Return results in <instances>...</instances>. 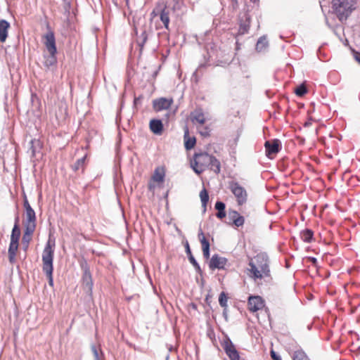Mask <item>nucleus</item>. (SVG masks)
Here are the masks:
<instances>
[{
  "label": "nucleus",
  "mask_w": 360,
  "mask_h": 360,
  "mask_svg": "<svg viewBox=\"0 0 360 360\" xmlns=\"http://www.w3.org/2000/svg\"><path fill=\"white\" fill-rule=\"evenodd\" d=\"M42 148V143L38 139H33L30 141L29 150L31 152L32 157H35L37 153H39Z\"/></svg>",
  "instance_id": "18"
},
{
  "label": "nucleus",
  "mask_w": 360,
  "mask_h": 360,
  "mask_svg": "<svg viewBox=\"0 0 360 360\" xmlns=\"http://www.w3.org/2000/svg\"><path fill=\"white\" fill-rule=\"evenodd\" d=\"M293 360H310L302 350L295 351L292 356Z\"/></svg>",
  "instance_id": "36"
},
{
  "label": "nucleus",
  "mask_w": 360,
  "mask_h": 360,
  "mask_svg": "<svg viewBox=\"0 0 360 360\" xmlns=\"http://www.w3.org/2000/svg\"><path fill=\"white\" fill-rule=\"evenodd\" d=\"M136 34H138V32H137V28L136 27Z\"/></svg>",
  "instance_id": "51"
},
{
  "label": "nucleus",
  "mask_w": 360,
  "mask_h": 360,
  "mask_svg": "<svg viewBox=\"0 0 360 360\" xmlns=\"http://www.w3.org/2000/svg\"><path fill=\"white\" fill-rule=\"evenodd\" d=\"M10 27L9 22L4 19L0 20V41L4 42L8 37V30Z\"/></svg>",
  "instance_id": "19"
},
{
  "label": "nucleus",
  "mask_w": 360,
  "mask_h": 360,
  "mask_svg": "<svg viewBox=\"0 0 360 360\" xmlns=\"http://www.w3.org/2000/svg\"><path fill=\"white\" fill-rule=\"evenodd\" d=\"M269 46V42L265 36H262L259 38L257 44H256V50L258 52H262L265 51Z\"/></svg>",
  "instance_id": "29"
},
{
  "label": "nucleus",
  "mask_w": 360,
  "mask_h": 360,
  "mask_svg": "<svg viewBox=\"0 0 360 360\" xmlns=\"http://www.w3.org/2000/svg\"><path fill=\"white\" fill-rule=\"evenodd\" d=\"M150 129L156 135H161L163 131V124L160 120H151L149 124Z\"/></svg>",
  "instance_id": "17"
},
{
  "label": "nucleus",
  "mask_w": 360,
  "mask_h": 360,
  "mask_svg": "<svg viewBox=\"0 0 360 360\" xmlns=\"http://www.w3.org/2000/svg\"><path fill=\"white\" fill-rule=\"evenodd\" d=\"M200 198L201 200L202 205L204 207V211L206 210L207 203L209 200V195L205 188H203L200 193Z\"/></svg>",
  "instance_id": "33"
},
{
  "label": "nucleus",
  "mask_w": 360,
  "mask_h": 360,
  "mask_svg": "<svg viewBox=\"0 0 360 360\" xmlns=\"http://www.w3.org/2000/svg\"><path fill=\"white\" fill-rule=\"evenodd\" d=\"M150 15H151L152 17H154V16L157 15V13H155V11L153 10Z\"/></svg>",
  "instance_id": "48"
},
{
  "label": "nucleus",
  "mask_w": 360,
  "mask_h": 360,
  "mask_svg": "<svg viewBox=\"0 0 360 360\" xmlns=\"http://www.w3.org/2000/svg\"><path fill=\"white\" fill-rule=\"evenodd\" d=\"M25 219L24 220L25 229L35 230L37 226V217L34 210L25 211Z\"/></svg>",
  "instance_id": "12"
},
{
  "label": "nucleus",
  "mask_w": 360,
  "mask_h": 360,
  "mask_svg": "<svg viewBox=\"0 0 360 360\" xmlns=\"http://www.w3.org/2000/svg\"><path fill=\"white\" fill-rule=\"evenodd\" d=\"M184 246H185V251L188 256L189 262L193 264L196 272L201 275L202 274V269H201L199 264L197 262L196 259L192 255V252H191V248L189 246V243L188 241H186Z\"/></svg>",
  "instance_id": "15"
},
{
  "label": "nucleus",
  "mask_w": 360,
  "mask_h": 360,
  "mask_svg": "<svg viewBox=\"0 0 360 360\" xmlns=\"http://www.w3.org/2000/svg\"><path fill=\"white\" fill-rule=\"evenodd\" d=\"M148 40V33L146 29H143L141 31V35L137 37L136 42L138 46H139L140 51L141 52L144 44Z\"/></svg>",
  "instance_id": "28"
},
{
  "label": "nucleus",
  "mask_w": 360,
  "mask_h": 360,
  "mask_svg": "<svg viewBox=\"0 0 360 360\" xmlns=\"http://www.w3.org/2000/svg\"><path fill=\"white\" fill-rule=\"evenodd\" d=\"M214 207L217 210V212L216 214V216L217 218L223 219L224 217H226V212H225L226 205L224 202H223L221 201H217L215 203Z\"/></svg>",
  "instance_id": "27"
},
{
  "label": "nucleus",
  "mask_w": 360,
  "mask_h": 360,
  "mask_svg": "<svg viewBox=\"0 0 360 360\" xmlns=\"http://www.w3.org/2000/svg\"><path fill=\"white\" fill-rule=\"evenodd\" d=\"M228 297L224 292H221L219 297V303L223 308H227Z\"/></svg>",
  "instance_id": "38"
},
{
  "label": "nucleus",
  "mask_w": 360,
  "mask_h": 360,
  "mask_svg": "<svg viewBox=\"0 0 360 360\" xmlns=\"http://www.w3.org/2000/svg\"><path fill=\"white\" fill-rule=\"evenodd\" d=\"M202 255L205 259H208L210 258V249L202 250Z\"/></svg>",
  "instance_id": "44"
},
{
  "label": "nucleus",
  "mask_w": 360,
  "mask_h": 360,
  "mask_svg": "<svg viewBox=\"0 0 360 360\" xmlns=\"http://www.w3.org/2000/svg\"><path fill=\"white\" fill-rule=\"evenodd\" d=\"M49 31L43 36L44 44L48 52L57 53L54 32L48 26Z\"/></svg>",
  "instance_id": "8"
},
{
  "label": "nucleus",
  "mask_w": 360,
  "mask_h": 360,
  "mask_svg": "<svg viewBox=\"0 0 360 360\" xmlns=\"http://www.w3.org/2000/svg\"><path fill=\"white\" fill-rule=\"evenodd\" d=\"M35 230L31 229H25L24 233L22 238V244L23 245V249L26 251L29 247L30 242L32 240V236Z\"/></svg>",
  "instance_id": "23"
},
{
  "label": "nucleus",
  "mask_w": 360,
  "mask_h": 360,
  "mask_svg": "<svg viewBox=\"0 0 360 360\" xmlns=\"http://www.w3.org/2000/svg\"><path fill=\"white\" fill-rule=\"evenodd\" d=\"M19 217H16L15 219V224L12 229L11 235V240H15L19 242V238L20 236V229L18 224Z\"/></svg>",
  "instance_id": "26"
},
{
  "label": "nucleus",
  "mask_w": 360,
  "mask_h": 360,
  "mask_svg": "<svg viewBox=\"0 0 360 360\" xmlns=\"http://www.w3.org/2000/svg\"><path fill=\"white\" fill-rule=\"evenodd\" d=\"M158 73V70H155V71L153 72V76L154 77H155L157 76Z\"/></svg>",
  "instance_id": "49"
},
{
  "label": "nucleus",
  "mask_w": 360,
  "mask_h": 360,
  "mask_svg": "<svg viewBox=\"0 0 360 360\" xmlns=\"http://www.w3.org/2000/svg\"><path fill=\"white\" fill-rule=\"evenodd\" d=\"M174 103L172 98H159L153 101V107L155 111L169 109Z\"/></svg>",
  "instance_id": "11"
},
{
  "label": "nucleus",
  "mask_w": 360,
  "mask_h": 360,
  "mask_svg": "<svg viewBox=\"0 0 360 360\" xmlns=\"http://www.w3.org/2000/svg\"><path fill=\"white\" fill-rule=\"evenodd\" d=\"M191 120L193 122H196L199 124H204L205 118L204 114L201 111H195L193 115Z\"/></svg>",
  "instance_id": "31"
},
{
  "label": "nucleus",
  "mask_w": 360,
  "mask_h": 360,
  "mask_svg": "<svg viewBox=\"0 0 360 360\" xmlns=\"http://www.w3.org/2000/svg\"><path fill=\"white\" fill-rule=\"evenodd\" d=\"M168 359H169V355L167 356L166 360H168Z\"/></svg>",
  "instance_id": "52"
},
{
  "label": "nucleus",
  "mask_w": 360,
  "mask_h": 360,
  "mask_svg": "<svg viewBox=\"0 0 360 360\" xmlns=\"http://www.w3.org/2000/svg\"><path fill=\"white\" fill-rule=\"evenodd\" d=\"M222 314H223V316L224 317L225 320L227 321H228L227 308H224Z\"/></svg>",
  "instance_id": "46"
},
{
  "label": "nucleus",
  "mask_w": 360,
  "mask_h": 360,
  "mask_svg": "<svg viewBox=\"0 0 360 360\" xmlns=\"http://www.w3.org/2000/svg\"><path fill=\"white\" fill-rule=\"evenodd\" d=\"M79 264L83 273H91L89 264L85 258L82 257L79 259Z\"/></svg>",
  "instance_id": "37"
},
{
  "label": "nucleus",
  "mask_w": 360,
  "mask_h": 360,
  "mask_svg": "<svg viewBox=\"0 0 360 360\" xmlns=\"http://www.w3.org/2000/svg\"><path fill=\"white\" fill-rule=\"evenodd\" d=\"M326 24H327L330 27H332V25H331L330 24V22H329V20H328V16H327V15L326 16Z\"/></svg>",
  "instance_id": "47"
},
{
  "label": "nucleus",
  "mask_w": 360,
  "mask_h": 360,
  "mask_svg": "<svg viewBox=\"0 0 360 360\" xmlns=\"http://www.w3.org/2000/svg\"><path fill=\"white\" fill-rule=\"evenodd\" d=\"M56 246V242L54 238H51L49 236V240L44 247L42 252V270L46 274L49 285L51 287L53 286V257H54V249Z\"/></svg>",
  "instance_id": "3"
},
{
  "label": "nucleus",
  "mask_w": 360,
  "mask_h": 360,
  "mask_svg": "<svg viewBox=\"0 0 360 360\" xmlns=\"http://www.w3.org/2000/svg\"><path fill=\"white\" fill-rule=\"evenodd\" d=\"M356 0H332L333 14H335L340 22H343L356 8Z\"/></svg>",
  "instance_id": "4"
},
{
  "label": "nucleus",
  "mask_w": 360,
  "mask_h": 360,
  "mask_svg": "<svg viewBox=\"0 0 360 360\" xmlns=\"http://www.w3.org/2000/svg\"><path fill=\"white\" fill-rule=\"evenodd\" d=\"M191 165L193 171L198 174H202L207 169L214 172L216 174L221 172L220 161L206 152L195 153L193 160L191 162Z\"/></svg>",
  "instance_id": "1"
},
{
  "label": "nucleus",
  "mask_w": 360,
  "mask_h": 360,
  "mask_svg": "<svg viewBox=\"0 0 360 360\" xmlns=\"http://www.w3.org/2000/svg\"><path fill=\"white\" fill-rule=\"evenodd\" d=\"M160 18L165 28L169 30V11L167 9L166 6H165L164 8L160 10Z\"/></svg>",
  "instance_id": "22"
},
{
  "label": "nucleus",
  "mask_w": 360,
  "mask_h": 360,
  "mask_svg": "<svg viewBox=\"0 0 360 360\" xmlns=\"http://www.w3.org/2000/svg\"><path fill=\"white\" fill-rule=\"evenodd\" d=\"M48 56H44V65L49 69L51 67L55 66L57 63V53L48 52Z\"/></svg>",
  "instance_id": "21"
},
{
  "label": "nucleus",
  "mask_w": 360,
  "mask_h": 360,
  "mask_svg": "<svg viewBox=\"0 0 360 360\" xmlns=\"http://www.w3.org/2000/svg\"><path fill=\"white\" fill-rule=\"evenodd\" d=\"M196 140L195 137L188 136V129L186 127L184 132V146L186 150L192 149L195 144Z\"/></svg>",
  "instance_id": "25"
},
{
  "label": "nucleus",
  "mask_w": 360,
  "mask_h": 360,
  "mask_svg": "<svg viewBox=\"0 0 360 360\" xmlns=\"http://www.w3.org/2000/svg\"><path fill=\"white\" fill-rule=\"evenodd\" d=\"M82 288L84 291L89 295H92L93 280L91 273H83L82 275Z\"/></svg>",
  "instance_id": "13"
},
{
  "label": "nucleus",
  "mask_w": 360,
  "mask_h": 360,
  "mask_svg": "<svg viewBox=\"0 0 360 360\" xmlns=\"http://www.w3.org/2000/svg\"><path fill=\"white\" fill-rule=\"evenodd\" d=\"M248 305L249 311L256 312L264 307V302L260 296L251 295L248 298Z\"/></svg>",
  "instance_id": "10"
},
{
  "label": "nucleus",
  "mask_w": 360,
  "mask_h": 360,
  "mask_svg": "<svg viewBox=\"0 0 360 360\" xmlns=\"http://www.w3.org/2000/svg\"><path fill=\"white\" fill-rule=\"evenodd\" d=\"M87 155L86 154L82 158L78 159L72 166L71 168L74 172H77L79 169L84 172L86 164Z\"/></svg>",
  "instance_id": "24"
},
{
  "label": "nucleus",
  "mask_w": 360,
  "mask_h": 360,
  "mask_svg": "<svg viewBox=\"0 0 360 360\" xmlns=\"http://www.w3.org/2000/svg\"><path fill=\"white\" fill-rule=\"evenodd\" d=\"M174 2V4L172 7V9L174 11L175 10H179L181 8V4H183V0H173Z\"/></svg>",
  "instance_id": "41"
},
{
  "label": "nucleus",
  "mask_w": 360,
  "mask_h": 360,
  "mask_svg": "<svg viewBox=\"0 0 360 360\" xmlns=\"http://www.w3.org/2000/svg\"><path fill=\"white\" fill-rule=\"evenodd\" d=\"M23 207H24L25 211L33 210L32 207H31V205H30L27 198V195L25 193H23Z\"/></svg>",
  "instance_id": "40"
},
{
  "label": "nucleus",
  "mask_w": 360,
  "mask_h": 360,
  "mask_svg": "<svg viewBox=\"0 0 360 360\" xmlns=\"http://www.w3.org/2000/svg\"><path fill=\"white\" fill-rule=\"evenodd\" d=\"M210 129L208 127H205L202 131H200V133L202 136L207 137L210 136Z\"/></svg>",
  "instance_id": "43"
},
{
  "label": "nucleus",
  "mask_w": 360,
  "mask_h": 360,
  "mask_svg": "<svg viewBox=\"0 0 360 360\" xmlns=\"http://www.w3.org/2000/svg\"><path fill=\"white\" fill-rule=\"evenodd\" d=\"M250 277L256 281L257 279L266 278L267 281L272 280L269 269V259L268 255L264 252H260L255 257V260L251 259L249 262Z\"/></svg>",
  "instance_id": "2"
},
{
  "label": "nucleus",
  "mask_w": 360,
  "mask_h": 360,
  "mask_svg": "<svg viewBox=\"0 0 360 360\" xmlns=\"http://www.w3.org/2000/svg\"><path fill=\"white\" fill-rule=\"evenodd\" d=\"M198 238L200 241V243L202 245V250L204 249H210V245L209 241L206 239L202 229H200L198 233Z\"/></svg>",
  "instance_id": "32"
},
{
  "label": "nucleus",
  "mask_w": 360,
  "mask_h": 360,
  "mask_svg": "<svg viewBox=\"0 0 360 360\" xmlns=\"http://www.w3.org/2000/svg\"><path fill=\"white\" fill-rule=\"evenodd\" d=\"M307 89L304 84H300L299 85L295 91V93L298 96H303L305 94H307Z\"/></svg>",
  "instance_id": "39"
},
{
  "label": "nucleus",
  "mask_w": 360,
  "mask_h": 360,
  "mask_svg": "<svg viewBox=\"0 0 360 360\" xmlns=\"http://www.w3.org/2000/svg\"><path fill=\"white\" fill-rule=\"evenodd\" d=\"M19 242L15 240H11L8 253V260L11 264H13L16 262V253L18 249Z\"/></svg>",
  "instance_id": "16"
},
{
  "label": "nucleus",
  "mask_w": 360,
  "mask_h": 360,
  "mask_svg": "<svg viewBox=\"0 0 360 360\" xmlns=\"http://www.w3.org/2000/svg\"><path fill=\"white\" fill-rule=\"evenodd\" d=\"M264 147L266 150V155L269 159H273L282 148L281 141L277 139L266 141L264 143Z\"/></svg>",
  "instance_id": "7"
},
{
  "label": "nucleus",
  "mask_w": 360,
  "mask_h": 360,
  "mask_svg": "<svg viewBox=\"0 0 360 360\" xmlns=\"http://www.w3.org/2000/svg\"><path fill=\"white\" fill-rule=\"evenodd\" d=\"M229 188L236 197L238 205L241 206L247 202L248 193L238 182L233 181L229 182Z\"/></svg>",
  "instance_id": "5"
},
{
  "label": "nucleus",
  "mask_w": 360,
  "mask_h": 360,
  "mask_svg": "<svg viewBox=\"0 0 360 360\" xmlns=\"http://www.w3.org/2000/svg\"><path fill=\"white\" fill-rule=\"evenodd\" d=\"M245 19L241 20L240 22L238 34L243 35L247 34L250 30V18L248 14L244 15Z\"/></svg>",
  "instance_id": "20"
},
{
  "label": "nucleus",
  "mask_w": 360,
  "mask_h": 360,
  "mask_svg": "<svg viewBox=\"0 0 360 360\" xmlns=\"http://www.w3.org/2000/svg\"><path fill=\"white\" fill-rule=\"evenodd\" d=\"M221 345L230 360L240 359L239 352L229 337L226 336L221 341Z\"/></svg>",
  "instance_id": "6"
},
{
  "label": "nucleus",
  "mask_w": 360,
  "mask_h": 360,
  "mask_svg": "<svg viewBox=\"0 0 360 360\" xmlns=\"http://www.w3.org/2000/svg\"><path fill=\"white\" fill-rule=\"evenodd\" d=\"M270 354L273 360H282L281 357L274 350L271 351Z\"/></svg>",
  "instance_id": "42"
},
{
  "label": "nucleus",
  "mask_w": 360,
  "mask_h": 360,
  "mask_svg": "<svg viewBox=\"0 0 360 360\" xmlns=\"http://www.w3.org/2000/svg\"><path fill=\"white\" fill-rule=\"evenodd\" d=\"M165 178V172L163 170H160L158 168L154 172L153 179L156 182H162Z\"/></svg>",
  "instance_id": "34"
},
{
  "label": "nucleus",
  "mask_w": 360,
  "mask_h": 360,
  "mask_svg": "<svg viewBox=\"0 0 360 360\" xmlns=\"http://www.w3.org/2000/svg\"><path fill=\"white\" fill-rule=\"evenodd\" d=\"M354 52V58L355 60L359 63H360V53L357 52V51H353Z\"/></svg>",
  "instance_id": "45"
},
{
  "label": "nucleus",
  "mask_w": 360,
  "mask_h": 360,
  "mask_svg": "<svg viewBox=\"0 0 360 360\" xmlns=\"http://www.w3.org/2000/svg\"><path fill=\"white\" fill-rule=\"evenodd\" d=\"M228 260L226 258L219 256L217 254H214L211 257L209 262V268L211 270L224 269L225 266L227 264Z\"/></svg>",
  "instance_id": "9"
},
{
  "label": "nucleus",
  "mask_w": 360,
  "mask_h": 360,
  "mask_svg": "<svg viewBox=\"0 0 360 360\" xmlns=\"http://www.w3.org/2000/svg\"><path fill=\"white\" fill-rule=\"evenodd\" d=\"M311 261H312L314 263H315V262H316V258H314V257H313V258H311Z\"/></svg>",
  "instance_id": "50"
},
{
  "label": "nucleus",
  "mask_w": 360,
  "mask_h": 360,
  "mask_svg": "<svg viewBox=\"0 0 360 360\" xmlns=\"http://www.w3.org/2000/svg\"><path fill=\"white\" fill-rule=\"evenodd\" d=\"M91 349L93 353L94 360H102L103 359V354L101 349H100V353H99L98 349L97 348V347L95 345H91Z\"/></svg>",
  "instance_id": "35"
},
{
  "label": "nucleus",
  "mask_w": 360,
  "mask_h": 360,
  "mask_svg": "<svg viewBox=\"0 0 360 360\" xmlns=\"http://www.w3.org/2000/svg\"><path fill=\"white\" fill-rule=\"evenodd\" d=\"M229 218L231 220L233 225L237 227L242 226L245 223L244 217L241 216L238 212L233 210H229Z\"/></svg>",
  "instance_id": "14"
},
{
  "label": "nucleus",
  "mask_w": 360,
  "mask_h": 360,
  "mask_svg": "<svg viewBox=\"0 0 360 360\" xmlns=\"http://www.w3.org/2000/svg\"><path fill=\"white\" fill-rule=\"evenodd\" d=\"M314 232L311 229H305L301 232V238L306 243H311L313 240Z\"/></svg>",
  "instance_id": "30"
}]
</instances>
